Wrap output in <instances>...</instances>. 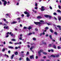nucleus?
I'll list each match as a JSON object with an SVG mask.
<instances>
[{
	"label": "nucleus",
	"mask_w": 61,
	"mask_h": 61,
	"mask_svg": "<svg viewBox=\"0 0 61 61\" xmlns=\"http://www.w3.org/2000/svg\"><path fill=\"white\" fill-rule=\"evenodd\" d=\"M59 56V55H55V57H58Z\"/></svg>",
	"instance_id": "16"
},
{
	"label": "nucleus",
	"mask_w": 61,
	"mask_h": 61,
	"mask_svg": "<svg viewBox=\"0 0 61 61\" xmlns=\"http://www.w3.org/2000/svg\"><path fill=\"white\" fill-rule=\"evenodd\" d=\"M24 13L25 14L27 15L26 16L28 17H29V16H30V14H29V13L28 12H27L26 11H25L24 12Z\"/></svg>",
	"instance_id": "2"
},
{
	"label": "nucleus",
	"mask_w": 61,
	"mask_h": 61,
	"mask_svg": "<svg viewBox=\"0 0 61 61\" xmlns=\"http://www.w3.org/2000/svg\"><path fill=\"white\" fill-rule=\"evenodd\" d=\"M53 14L54 15H56V12H54L53 13Z\"/></svg>",
	"instance_id": "33"
},
{
	"label": "nucleus",
	"mask_w": 61,
	"mask_h": 61,
	"mask_svg": "<svg viewBox=\"0 0 61 61\" xmlns=\"http://www.w3.org/2000/svg\"><path fill=\"white\" fill-rule=\"evenodd\" d=\"M54 34L56 35H57V33L56 32H54Z\"/></svg>",
	"instance_id": "37"
},
{
	"label": "nucleus",
	"mask_w": 61,
	"mask_h": 61,
	"mask_svg": "<svg viewBox=\"0 0 61 61\" xmlns=\"http://www.w3.org/2000/svg\"><path fill=\"white\" fill-rule=\"evenodd\" d=\"M60 41H61V37H60L59 39Z\"/></svg>",
	"instance_id": "58"
},
{
	"label": "nucleus",
	"mask_w": 61,
	"mask_h": 61,
	"mask_svg": "<svg viewBox=\"0 0 61 61\" xmlns=\"http://www.w3.org/2000/svg\"><path fill=\"white\" fill-rule=\"evenodd\" d=\"M8 53H9V54L10 53V51H8Z\"/></svg>",
	"instance_id": "55"
},
{
	"label": "nucleus",
	"mask_w": 61,
	"mask_h": 61,
	"mask_svg": "<svg viewBox=\"0 0 61 61\" xmlns=\"http://www.w3.org/2000/svg\"><path fill=\"white\" fill-rule=\"evenodd\" d=\"M33 40L35 41L36 40V39H35V38H33Z\"/></svg>",
	"instance_id": "40"
},
{
	"label": "nucleus",
	"mask_w": 61,
	"mask_h": 61,
	"mask_svg": "<svg viewBox=\"0 0 61 61\" xmlns=\"http://www.w3.org/2000/svg\"><path fill=\"white\" fill-rule=\"evenodd\" d=\"M8 36H9V35H7L6 36V37H8Z\"/></svg>",
	"instance_id": "57"
},
{
	"label": "nucleus",
	"mask_w": 61,
	"mask_h": 61,
	"mask_svg": "<svg viewBox=\"0 0 61 61\" xmlns=\"http://www.w3.org/2000/svg\"><path fill=\"white\" fill-rule=\"evenodd\" d=\"M51 46H52V45L49 44V47H51Z\"/></svg>",
	"instance_id": "42"
},
{
	"label": "nucleus",
	"mask_w": 61,
	"mask_h": 61,
	"mask_svg": "<svg viewBox=\"0 0 61 61\" xmlns=\"http://www.w3.org/2000/svg\"><path fill=\"white\" fill-rule=\"evenodd\" d=\"M51 57H56V55H52L51 56Z\"/></svg>",
	"instance_id": "9"
},
{
	"label": "nucleus",
	"mask_w": 61,
	"mask_h": 61,
	"mask_svg": "<svg viewBox=\"0 0 61 61\" xmlns=\"http://www.w3.org/2000/svg\"><path fill=\"white\" fill-rule=\"evenodd\" d=\"M33 49V47H31L30 48V50H32Z\"/></svg>",
	"instance_id": "46"
},
{
	"label": "nucleus",
	"mask_w": 61,
	"mask_h": 61,
	"mask_svg": "<svg viewBox=\"0 0 61 61\" xmlns=\"http://www.w3.org/2000/svg\"><path fill=\"white\" fill-rule=\"evenodd\" d=\"M50 9H52V7H51V6H50Z\"/></svg>",
	"instance_id": "44"
},
{
	"label": "nucleus",
	"mask_w": 61,
	"mask_h": 61,
	"mask_svg": "<svg viewBox=\"0 0 61 61\" xmlns=\"http://www.w3.org/2000/svg\"><path fill=\"white\" fill-rule=\"evenodd\" d=\"M29 52L28 51L27 52V53L26 54V55H29Z\"/></svg>",
	"instance_id": "38"
},
{
	"label": "nucleus",
	"mask_w": 61,
	"mask_h": 61,
	"mask_svg": "<svg viewBox=\"0 0 61 61\" xmlns=\"http://www.w3.org/2000/svg\"><path fill=\"white\" fill-rule=\"evenodd\" d=\"M57 11L59 13H61V11L60 10H57Z\"/></svg>",
	"instance_id": "23"
},
{
	"label": "nucleus",
	"mask_w": 61,
	"mask_h": 61,
	"mask_svg": "<svg viewBox=\"0 0 61 61\" xmlns=\"http://www.w3.org/2000/svg\"><path fill=\"white\" fill-rule=\"evenodd\" d=\"M37 18L39 19L40 18H42V17L40 16H38L37 17Z\"/></svg>",
	"instance_id": "10"
},
{
	"label": "nucleus",
	"mask_w": 61,
	"mask_h": 61,
	"mask_svg": "<svg viewBox=\"0 0 61 61\" xmlns=\"http://www.w3.org/2000/svg\"><path fill=\"white\" fill-rule=\"evenodd\" d=\"M43 54H44V55H47V53H46L45 52H43Z\"/></svg>",
	"instance_id": "22"
},
{
	"label": "nucleus",
	"mask_w": 61,
	"mask_h": 61,
	"mask_svg": "<svg viewBox=\"0 0 61 61\" xmlns=\"http://www.w3.org/2000/svg\"><path fill=\"white\" fill-rule=\"evenodd\" d=\"M43 50H40V51H39V52H38V54L39 56L41 55V54H40V53H41V52H43Z\"/></svg>",
	"instance_id": "4"
},
{
	"label": "nucleus",
	"mask_w": 61,
	"mask_h": 61,
	"mask_svg": "<svg viewBox=\"0 0 61 61\" xmlns=\"http://www.w3.org/2000/svg\"><path fill=\"white\" fill-rule=\"evenodd\" d=\"M20 19H21V18L20 17H18L16 19V20H17V19L18 20H19Z\"/></svg>",
	"instance_id": "20"
},
{
	"label": "nucleus",
	"mask_w": 61,
	"mask_h": 61,
	"mask_svg": "<svg viewBox=\"0 0 61 61\" xmlns=\"http://www.w3.org/2000/svg\"><path fill=\"white\" fill-rule=\"evenodd\" d=\"M48 36V34H47L46 35V37H47V36Z\"/></svg>",
	"instance_id": "64"
},
{
	"label": "nucleus",
	"mask_w": 61,
	"mask_h": 61,
	"mask_svg": "<svg viewBox=\"0 0 61 61\" xmlns=\"http://www.w3.org/2000/svg\"><path fill=\"white\" fill-rule=\"evenodd\" d=\"M43 35H44L45 34V32H44L43 33H42Z\"/></svg>",
	"instance_id": "60"
},
{
	"label": "nucleus",
	"mask_w": 61,
	"mask_h": 61,
	"mask_svg": "<svg viewBox=\"0 0 61 61\" xmlns=\"http://www.w3.org/2000/svg\"><path fill=\"white\" fill-rule=\"evenodd\" d=\"M44 7L43 6H42L41 7V11H44L45 9H44Z\"/></svg>",
	"instance_id": "5"
},
{
	"label": "nucleus",
	"mask_w": 61,
	"mask_h": 61,
	"mask_svg": "<svg viewBox=\"0 0 61 61\" xmlns=\"http://www.w3.org/2000/svg\"><path fill=\"white\" fill-rule=\"evenodd\" d=\"M35 5L36 6H37V4L36 3L35 4Z\"/></svg>",
	"instance_id": "43"
},
{
	"label": "nucleus",
	"mask_w": 61,
	"mask_h": 61,
	"mask_svg": "<svg viewBox=\"0 0 61 61\" xmlns=\"http://www.w3.org/2000/svg\"><path fill=\"white\" fill-rule=\"evenodd\" d=\"M18 44L19 45H20V44H22V43L21 42H19L18 43Z\"/></svg>",
	"instance_id": "31"
},
{
	"label": "nucleus",
	"mask_w": 61,
	"mask_h": 61,
	"mask_svg": "<svg viewBox=\"0 0 61 61\" xmlns=\"http://www.w3.org/2000/svg\"><path fill=\"white\" fill-rule=\"evenodd\" d=\"M50 32H51V33H53V31L52 30V29L50 30Z\"/></svg>",
	"instance_id": "32"
},
{
	"label": "nucleus",
	"mask_w": 61,
	"mask_h": 61,
	"mask_svg": "<svg viewBox=\"0 0 61 61\" xmlns=\"http://www.w3.org/2000/svg\"><path fill=\"white\" fill-rule=\"evenodd\" d=\"M54 19H55V20H56L57 19L55 17H54Z\"/></svg>",
	"instance_id": "54"
},
{
	"label": "nucleus",
	"mask_w": 61,
	"mask_h": 61,
	"mask_svg": "<svg viewBox=\"0 0 61 61\" xmlns=\"http://www.w3.org/2000/svg\"><path fill=\"white\" fill-rule=\"evenodd\" d=\"M32 11L33 12L35 13H36V10L34 11V10H33Z\"/></svg>",
	"instance_id": "21"
},
{
	"label": "nucleus",
	"mask_w": 61,
	"mask_h": 61,
	"mask_svg": "<svg viewBox=\"0 0 61 61\" xmlns=\"http://www.w3.org/2000/svg\"><path fill=\"white\" fill-rule=\"evenodd\" d=\"M58 49H60V46H58L57 47Z\"/></svg>",
	"instance_id": "35"
},
{
	"label": "nucleus",
	"mask_w": 61,
	"mask_h": 61,
	"mask_svg": "<svg viewBox=\"0 0 61 61\" xmlns=\"http://www.w3.org/2000/svg\"><path fill=\"white\" fill-rule=\"evenodd\" d=\"M5 22L6 24H8V22L7 21H6Z\"/></svg>",
	"instance_id": "49"
},
{
	"label": "nucleus",
	"mask_w": 61,
	"mask_h": 61,
	"mask_svg": "<svg viewBox=\"0 0 61 61\" xmlns=\"http://www.w3.org/2000/svg\"><path fill=\"white\" fill-rule=\"evenodd\" d=\"M15 55H17L18 54V52H17V51L15 52Z\"/></svg>",
	"instance_id": "17"
},
{
	"label": "nucleus",
	"mask_w": 61,
	"mask_h": 61,
	"mask_svg": "<svg viewBox=\"0 0 61 61\" xmlns=\"http://www.w3.org/2000/svg\"><path fill=\"white\" fill-rule=\"evenodd\" d=\"M59 29L60 30H61V27H60L59 28Z\"/></svg>",
	"instance_id": "53"
},
{
	"label": "nucleus",
	"mask_w": 61,
	"mask_h": 61,
	"mask_svg": "<svg viewBox=\"0 0 61 61\" xmlns=\"http://www.w3.org/2000/svg\"><path fill=\"white\" fill-rule=\"evenodd\" d=\"M48 17H49V18H51L52 17V16H50L49 15H48Z\"/></svg>",
	"instance_id": "36"
},
{
	"label": "nucleus",
	"mask_w": 61,
	"mask_h": 61,
	"mask_svg": "<svg viewBox=\"0 0 61 61\" xmlns=\"http://www.w3.org/2000/svg\"><path fill=\"white\" fill-rule=\"evenodd\" d=\"M11 40L13 41H16V40H15L14 39H11Z\"/></svg>",
	"instance_id": "18"
},
{
	"label": "nucleus",
	"mask_w": 61,
	"mask_h": 61,
	"mask_svg": "<svg viewBox=\"0 0 61 61\" xmlns=\"http://www.w3.org/2000/svg\"><path fill=\"white\" fill-rule=\"evenodd\" d=\"M17 23V22L16 21H13L12 22H11V24H15V23Z\"/></svg>",
	"instance_id": "6"
},
{
	"label": "nucleus",
	"mask_w": 61,
	"mask_h": 61,
	"mask_svg": "<svg viewBox=\"0 0 61 61\" xmlns=\"http://www.w3.org/2000/svg\"><path fill=\"white\" fill-rule=\"evenodd\" d=\"M48 29V27H46L45 28V29L46 30H47Z\"/></svg>",
	"instance_id": "41"
},
{
	"label": "nucleus",
	"mask_w": 61,
	"mask_h": 61,
	"mask_svg": "<svg viewBox=\"0 0 61 61\" xmlns=\"http://www.w3.org/2000/svg\"><path fill=\"white\" fill-rule=\"evenodd\" d=\"M43 58H44V59H45V58H46V56H44L43 57Z\"/></svg>",
	"instance_id": "45"
},
{
	"label": "nucleus",
	"mask_w": 61,
	"mask_h": 61,
	"mask_svg": "<svg viewBox=\"0 0 61 61\" xmlns=\"http://www.w3.org/2000/svg\"><path fill=\"white\" fill-rule=\"evenodd\" d=\"M58 7L59 9H60L61 8V6L60 5H58Z\"/></svg>",
	"instance_id": "39"
},
{
	"label": "nucleus",
	"mask_w": 61,
	"mask_h": 61,
	"mask_svg": "<svg viewBox=\"0 0 61 61\" xmlns=\"http://www.w3.org/2000/svg\"><path fill=\"white\" fill-rule=\"evenodd\" d=\"M35 9H37V7H35Z\"/></svg>",
	"instance_id": "52"
},
{
	"label": "nucleus",
	"mask_w": 61,
	"mask_h": 61,
	"mask_svg": "<svg viewBox=\"0 0 61 61\" xmlns=\"http://www.w3.org/2000/svg\"><path fill=\"white\" fill-rule=\"evenodd\" d=\"M6 29H7L8 30L9 28H8V26H6Z\"/></svg>",
	"instance_id": "26"
},
{
	"label": "nucleus",
	"mask_w": 61,
	"mask_h": 61,
	"mask_svg": "<svg viewBox=\"0 0 61 61\" xmlns=\"http://www.w3.org/2000/svg\"><path fill=\"white\" fill-rule=\"evenodd\" d=\"M10 44H13V43H12V42L10 41L9 42Z\"/></svg>",
	"instance_id": "59"
},
{
	"label": "nucleus",
	"mask_w": 61,
	"mask_h": 61,
	"mask_svg": "<svg viewBox=\"0 0 61 61\" xmlns=\"http://www.w3.org/2000/svg\"><path fill=\"white\" fill-rule=\"evenodd\" d=\"M51 51L52 52H54V50H51Z\"/></svg>",
	"instance_id": "50"
},
{
	"label": "nucleus",
	"mask_w": 61,
	"mask_h": 61,
	"mask_svg": "<svg viewBox=\"0 0 61 61\" xmlns=\"http://www.w3.org/2000/svg\"><path fill=\"white\" fill-rule=\"evenodd\" d=\"M61 17H58V19L59 21L61 20Z\"/></svg>",
	"instance_id": "15"
},
{
	"label": "nucleus",
	"mask_w": 61,
	"mask_h": 61,
	"mask_svg": "<svg viewBox=\"0 0 61 61\" xmlns=\"http://www.w3.org/2000/svg\"><path fill=\"white\" fill-rule=\"evenodd\" d=\"M21 16L22 17H23L24 16V14H22L21 15Z\"/></svg>",
	"instance_id": "48"
},
{
	"label": "nucleus",
	"mask_w": 61,
	"mask_h": 61,
	"mask_svg": "<svg viewBox=\"0 0 61 61\" xmlns=\"http://www.w3.org/2000/svg\"><path fill=\"white\" fill-rule=\"evenodd\" d=\"M30 59H32L34 58V55L30 56Z\"/></svg>",
	"instance_id": "7"
},
{
	"label": "nucleus",
	"mask_w": 61,
	"mask_h": 61,
	"mask_svg": "<svg viewBox=\"0 0 61 61\" xmlns=\"http://www.w3.org/2000/svg\"><path fill=\"white\" fill-rule=\"evenodd\" d=\"M14 44H15V45H17V44H18V42H17V43H15Z\"/></svg>",
	"instance_id": "47"
},
{
	"label": "nucleus",
	"mask_w": 61,
	"mask_h": 61,
	"mask_svg": "<svg viewBox=\"0 0 61 61\" xmlns=\"http://www.w3.org/2000/svg\"><path fill=\"white\" fill-rule=\"evenodd\" d=\"M19 39H20V40H22V37H20L19 38Z\"/></svg>",
	"instance_id": "63"
},
{
	"label": "nucleus",
	"mask_w": 61,
	"mask_h": 61,
	"mask_svg": "<svg viewBox=\"0 0 61 61\" xmlns=\"http://www.w3.org/2000/svg\"><path fill=\"white\" fill-rule=\"evenodd\" d=\"M15 55H14V54H13L12 55V56H11V59H13V57H14Z\"/></svg>",
	"instance_id": "13"
},
{
	"label": "nucleus",
	"mask_w": 61,
	"mask_h": 61,
	"mask_svg": "<svg viewBox=\"0 0 61 61\" xmlns=\"http://www.w3.org/2000/svg\"><path fill=\"white\" fill-rule=\"evenodd\" d=\"M5 51V48H4L3 49L2 51V52H4Z\"/></svg>",
	"instance_id": "24"
},
{
	"label": "nucleus",
	"mask_w": 61,
	"mask_h": 61,
	"mask_svg": "<svg viewBox=\"0 0 61 61\" xmlns=\"http://www.w3.org/2000/svg\"><path fill=\"white\" fill-rule=\"evenodd\" d=\"M10 4V2L9 1H8V4L7 5H9Z\"/></svg>",
	"instance_id": "30"
},
{
	"label": "nucleus",
	"mask_w": 61,
	"mask_h": 61,
	"mask_svg": "<svg viewBox=\"0 0 61 61\" xmlns=\"http://www.w3.org/2000/svg\"><path fill=\"white\" fill-rule=\"evenodd\" d=\"M24 29H27V27H24L23 28Z\"/></svg>",
	"instance_id": "29"
},
{
	"label": "nucleus",
	"mask_w": 61,
	"mask_h": 61,
	"mask_svg": "<svg viewBox=\"0 0 61 61\" xmlns=\"http://www.w3.org/2000/svg\"><path fill=\"white\" fill-rule=\"evenodd\" d=\"M40 21L41 22H34V23L36 25H37L38 24V25H41V24H43L44 23V21H43L42 20H40Z\"/></svg>",
	"instance_id": "1"
},
{
	"label": "nucleus",
	"mask_w": 61,
	"mask_h": 61,
	"mask_svg": "<svg viewBox=\"0 0 61 61\" xmlns=\"http://www.w3.org/2000/svg\"><path fill=\"white\" fill-rule=\"evenodd\" d=\"M14 36V34H12L11 35V36Z\"/></svg>",
	"instance_id": "61"
},
{
	"label": "nucleus",
	"mask_w": 61,
	"mask_h": 61,
	"mask_svg": "<svg viewBox=\"0 0 61 61\" xmlns=\"http://www.w3.org/2000/svg\"><path fill=\"white\" fill-rule=\"evenodd\" d=\"M15 55H14V54H13L12 55V56H11V59H13V57H14Z\"/></svg>",
	"instance_id": "14"
},
{
	"label": "nucleus",
	"mask_w": 61,
	"mask_h": 61,
	"mask_svg": "<svg viewBox=\"0 0 61 61\" xmlns=\"http://www.w3.org/2000/svg\"><path fill=\"white\" fill-rule=\"evenodd\" d=\"M49 37L51 39H52V36L51 35H50Z\"/></svg>",
	"instance_id": "19"
},
{
	"label": "nucleus",
	"mask_w": 61,
	"mask_h": 61,
	"mask_svg": "<svg viewBox=\"0 0 61 61\" xmlns=\"http://www.w3.org/2000/svg\"><path fill=\"white\" fill-rule=\"evenodd\" d=\"M48 15H45V16L46 17H48Z\"/></svg>",
	"instance_id": "28"
},
{
	"label": "nucleus",
	"mask_w": 61,
	"mask_h": 61,
	"mask_svg": "<svg viewBox=\"0 0 61 61\" xmlns=\"http://www.w3.org/2000/svg\"><path fill=\"white\" fill-rule=\"evenodd\" d=\"M28 29L29 30H30L31 29H32V27H31L30 26L28 27Z\"/></svg>",
	"instance_id": "8"
},
{
	"label": "nucleus",
	"mask_w": 61,
	"mask_h": 61,
	"mask_svg": "<svg viewBox=\"0 0 61 61\" xmlns=\"http://www.w3.org/2000/svg\"><path fill=\"white\" fill-rule=\"evenodd\" d=\"M8 47L9 48H11V49H14V47L12 46H9Z\"/></svg>",
	"instance_id": "12"
},
{
	"label": "nucleus",
	"mask_w": 61,
	"mask_h": 61,
	"mask_svg": "<svg viewBox=\"0 0 61 61\" xmlns=\"http://www.w3.org/2000/svg\"><path fill=\"white\" fill-rule=\"evenodd\" d=\"M24 53V52L23 51H22L21 52V53Z\"/></svg>",
	"instance_id": "62"
},
{
	"label": "nucleus",
	"mask_w": 61,
	"mask_h": 61,
	"mask_svg": "<svg viewBox=\"0 0 61 61\" xmlns=\"http://www.w3.org/2000/svg\"><path fill=\"white\" fill-rule=\"evenodd\" d=\"M2 1H3V2H4L3 5H4V6H5L6 5V4H7V2L6 1H5V0H1Z\"/></svg>",
	"instance_id": "3"
},
{
	"label": "nucleus",
	"mask_w": 61,
	"mask_h": 61,
	"mask_svg": "<svg viewBox=\"0 0 61 61\" xmlns=\"http://www.w3.org/2000/svg\"><path fill=\"white\" fill-rule=\"evenodd\" d=\"M56 26L57 27H58V28H60V27H61V26L59 25H57Z\"/></svg>",
	"instance_id": "25"
},
{
	"label": "nucleus",
	"mask_w": 61,
	"mask_h": 61,
	"mask_svg": "<svg viewBox=\"0 0 61 61\" xmlns=\"http://www.w3.org/2000/svg\"><path fill=\"white\" fill-rule=\"evenodd\" d=\"M32 33H30L28 34V35L30 36V35H32Z\"/></svg>",
	"instance_id": "27"
},
{
	"label": "nucleus",
	"mask_w": 61,
	"mask_h": 61,
	"mask_svg": "<svg viewBox=\"0 0 61 61\" xmlns=\"http://www.w3.org/2000/svg\"><path fill=\"white\" fill-rule=\"evenodd\" d=\"M15 49H18V47H15Z\"/></svg>",
	"instance_id": "51"
},
{
	"label": "nucleus",
	"mask_w": 61,
	"mask_h": 61,
	"mask_svg": "<svg viewBox=\"0 0 61 61\" xmlns=\"http://www.w3.org/2000/svg\"><path fill=\"white\" fill-rule=\"evenodd\" d=\"M17 15H19V12H17L16 13Z\"/></svg>",
	"instance_id": "34"
},
{
	"label": "nucleus",
	"mask_w": 61,
	"mask_h": 61,
	"mask_svg": "<svg viewBox=\"0 0 61 61\" xmlns=\"http://www.w3.org/2000/svg\"><path fill=\"white\" fill-rule=\"evenodd\" d=\"M4 21H6V19H4Z\"/></svg>",
	"instance_id": "56"
},
{
	"label": "nucleus",
	"mask_w": 61,
	"mask_h": 61,
	"mask_svg": "<svg viewBox=\"0 0 61 61\" xmlns=\"http://www.w3.org/2000/svg\"><path fill=\"white\" fill-rule=\"evenodd\" d=\"M53 47L54 48H55V49H56V46H55V45H54L53 46Z\"/></svg>",
	"instance_id": "11"
}]
</instances>
